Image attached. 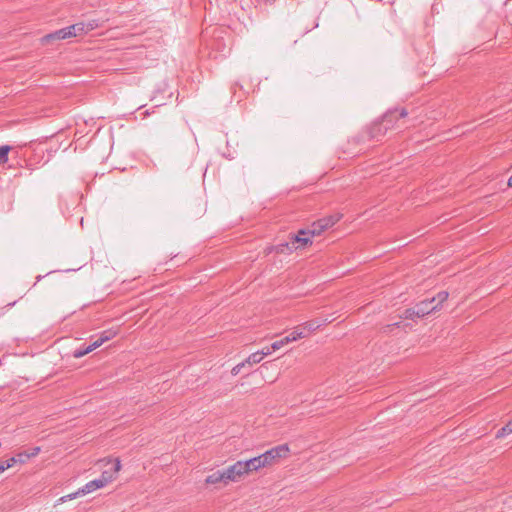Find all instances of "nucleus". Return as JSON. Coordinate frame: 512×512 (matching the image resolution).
I'll return each instance as SVG.
<instances>
[{"label":"nucleus","mask_w":512,"mask_h":512,"mask_svg":"<svg viewBox=\"0 0 512 512\" xmlns=\"http://www.w3.org/2000/svg\"><path fill=\"white\" fill-rule=\"evenodd\" d=\"M408 112L405 108H394L388 110L379 122L372 125L370 129L371 138L379 140L388 130L395 127L397 120L405 118Z\"/></svg>","instance_id":"f257e3e1"},{"label":"nucleus","mask_w":512,"mask_h":512,"mask_svg":"<svg viewBox=\"0 0 512 512\" xmlns=\"http://www.w3.org/2000/svg\"><path fill=\"white\" fill-rule=\"evenodd\" d=\"M448 296V292L440 291L436 296L417 303L415 306L417 308V313L420 315V318L439 310L442 306V303L448 299Z\"/></svg>","instance_id":"f03ea898"},{"label":"nucleus","mask_w":512,"mask_h":512,"mask_svg":"<svg viewBox=\"0 0 512 512\" xmlns=\"http://www.w3.org/2000/svg\"><path fill=\"white\" fill-rule=\"evenodd\" d=\"M290 452L288 444L275 446L260 455L264 467L271 466L278 460L286 458Z\"/></svg>","instance_id":"7ed1b4c3"},{"label":"nucleus","mask_w":512,"mask_h":512,"mask_svg":"<svg viewBox=\"0 0 512 512\" xmlns=\"http://www.w3.org/2000/svg\"><path fill=\"white\" fill-rule=\"evenodd\" d=\"M226 479L229 482H238L244 476L248 475L243 460L237 461L234 464L224 469Z\"/></svg>","instance_id":"20e7f679"},{"label":"nucleus","mask_w":512,"mask_h":512,"mask_svg":"<svg viewBox=\"0 0 512 512\" xmlns=\"http://www.w3.org/2000/svg\"><path fill=\"white\" fill-rule=\"evenodd\" d=\"M108 463L112 465L111 468L103 471L99 478L100 481L103 482V486H106L108 483L113 481L121 469V462L118 458L113 461L109 460Z\"/></svg>","instance_id":"39448f33"},{"label":"nucleus","mask_w":512,"mask_h":512,"mask_svg":"<svg viewBox=\"0 0 512 512\" xmlns=\"http://www.w3.org/2000/svg\"><path fill=\"white\" fill-rule=\"evenodd\" d=\"M313 235L308 229L299 230L298 234L292 235V244L296 246V249L304 248L307 244L312 243L311 238Z\"/></svg>","instance_id":"423d86ee"},{"label":"nucleus","mask_w":512,"mask_h":512,"mask_svg":"<svg viewBox=\"0 0 512 512\" xmlns=\"http://www.w3.org/2000/svg\"><path fill=\"white\" fill-rule=\"evenodd\" d=\"M74 36H76L75 28L72 25H70L68 27L59 29L53 33L46 35L45 39H47V40H53V39L64 40V39L74 37Z\"/></svg>","instance_id":"0eeeda50"},{"label":"nucleus","mask_w":512,"mask_h":512,"mask_svg":"<svg viewBox=\"0 0 512 512\" xmlns=\"http://www.w3.org/2000/svg\"><path fill=\"white\" fill-rule=\"evenodd\" d=\"M117 333V330L113 328L100 332L97 335V338L92 342V344L94 345L93 348H98L105 342L113 339L117 335Z\"/></svg>","instance_id":"6e6552de"},{"label":"nucleus","mask_w":512,"mask_h":512,"mask_svg":"<svg viewBox=\"0 0 512 512\" xmlns=\"http://www.w3.org/2000/svg\"><path fill=\"white\" fill-rule=\"evenodd\" d=\"M243 462L248 474L254 471H258L261 468H264L263 461L260 455L247 460H243Z\"/></svg>","instance_id":"1a4fd4ad"},{"label":"nucleus","mask_w":512,"mask_h":512,"mask_svg":"<svg viewBox=\"0 0 512 512\" xmlns=\"http://www.w3.org/2000/svg\"><path fill=\"white\" fill-rule=\"evenodd\" d=\"M207 484H217V483H223L224 485L228 484V480L226 479V474L224 469L223 470H217L213 472L212 474L208 475L206 478Z\"/></svg>","instance_id":"9d476101"},{"label":"nucleus","mask_w":512,"mask_h":512,"mask_svg":"<svg viewBox=\"0 0 512 512\" xmlns=\"http://www.w3.org/2000/svg\"><path fill=\"white\" fill-rule=\"evenodd\" d=\"M104 487L103 482L100 479H94L87 482L83 487L80 488V493L84 495L94 492L97 489Z\"/></svg>","instance_id":"9b49d317"},{"label":"nucleus","mask_w":512,"mask_h":512,"mask_svg":"<svg viewBox=\"0 0 512 512\" xmlns=\"http://www.w3.org/2000/svg\"><path fill=\"white\" fill-rule=\"evenodd\" d=\"M294 250H296V246L292 244L291 239L288 242L279 243L273 247V251L282 254L291 253Z\"/></svg>","instance_id":"f8f14e48"},{"label":"nucleus","mask_w":512,"mask_h":512,"mask_svg":"<svg viewBox=\"0 0 512 512\" xmlns=\"http://www.w3.org/2000/svg\"><path fill=\"white\" fill-rule=\"evenodd\" d=\"M29 459L30 458L28 455V451H21V452L17 453L15 456L9 458L8 460L11 463V467H12L16 463L24 464Z\"/></svg>","instance_id":"ddd939ff"},{"label":"nucleus","mask_w":512,"mask_h":512,"mask_svg":"<svg viewBox=\"0 0 512 512\" xmlns=\"http://www.w3.org/2000/svg\"><path fill=\"white\" fill-rule=\"evenodd\" d=\"M308 335L307 332L304 331L302 325L296 327L291 333H289L287 336L290 339V342L296 341L298 339L304 338Z\"/></svg>","instance_id":"4468645a"},{"label":"nucleus","mask_w":512,"mask_h":512,"mask_svg":"<svg viewBox=\"0 0 512 512\" xmlns=\"http://www.w3.org/2000/svg\"><path fill=\"white\" fill-rule=\"evenodd\" d=\"M401 318L402 319H408V320H415L417 318H420V315H419V313H417L416 306H414L412 308L406 309L403 312V314L401 315Z\"/></svg>","instance_id":"2eb2a0df"},{"label":"nucleus","mask_w":512,"mask_h":512,"mask_svg":"<svg viewBox=\"0 0 512 512\" xmlns=\"http://www.w3.org/2000/svg\"><path fill=\"white\" fill-rule=\"evenodd\" d=\"M327 320H325L324 322H319V321H308V322H305L304 324H302V327L304 329V331L306 332H312V331H315L316 329H318L319 327H321Z\"/></svg>","instance_id":"dca6fc26"},{"label":"nucleus","mask_w":512,"mask_h":512,"mask_svg":"<svg viewBox=\"0 0 512 512\" xmlns=\"http://www.w3.org/2000/svg\"><path fill=\"white\" fill-rule=\"evenodd\" d=\"M10 145H2L0 146V165H3L8 162V154L11 151Z\"/></svg>","instance_id":"f3484780"},{"label":"nucleus","mask_w":512,"mask_h":512,"mask_svg":"<svg viewBox=\"0 0 512 512\" xmlns=\"http://www.w3.org/2000/svg\"><path fill=\"white\" fill-rule=\"evenodd\" d=\"M93 344H89L88 346H86L85 348H79V349H76L74 352H73V356L75 358H81L83 356H85L86 354L92 352L93 350H95L96 348H93Z\"/></svg>","instance_id":"a211bd4d"},{"label":"nucleus","mask_w":512,"mask_h":512,"mask_svg":"<svg viewBox=\"0 0 512 512\" xmlns=\"http://www.w3.org/2000/svg\"><path fill=\"white\" fill-rule=\"evenodd\" d=\"M262 360L260 358V354L256 352L250 354L243 362L245 365L253 366L255 364L260 363Z\"/></svg>","instance_id":"6ab92c4d"},{"label":"nucleus","mask_w":512,"mask_h":512,"mask_svg":"<svg viewBox=\"0 0 512 512\" xmlns=\"http://www.w3.org/2000/svg\"><path fill=\"white\" fill-rule=\"evenodd\" d=\"M337 220H338V218L333 217V216L319 219L320 225L322 228H324V230L332 227L336 223Z\"/></svg>","instance_id":"aec40b11"},{"label":"nucleus","mask_w":512,"mask_h":512,"mask_svg":"<svg viewBox=\"0 0 512 512\" xmlns=\"http://www.w3.org/2000/svg\"><path fill=\"white\" fill-rule=\"evenodd\" d=\"M290 343V339L288 336H285L279 340H276L274 341L272 344H271V348L272 350H279L280 348H282L283 346H285L286 344Z\"/></svg>","instance_id":"412c9836"},{"label":"nucleus","mask_w":512,"mask_h":512,"mask_svg":"<svg viewBox=\"0 0 512 512\" xmlns=\"http://www.w3.org/2000/svg\"><path fill=\"white\" fill-rule=\"evenodd\" d=\"M512 433V421H509L505 426H503L497 432V437H503Z\"/></svg>","instance_id":"4be33fe9"},{"label":"nucleus","mask_w":512,"mask_h":512,"mask_svg":"<svg viewBox=\"0 0 512 512\" xmlns=\"http://www.w3.org/2000/svg\"><path fill=\"white\" fill-rule=\"evenodd\" d=\"M79 496H84V494H83V493H80V488H79L76 492H74V493H70V494H68V495L62 496V497L59 499V501H60V502H67V501H69V500H73V499H75V498H77V497H79Z\"/></svg>","instance_id":"5701e85b"},{"label":"nucleus","mask_w":512,"mask_h":512,"mask_svg":"<svg viewBox=\"0 0 512 512\" xmlns=\"http://www.w3.org/2000/svg\"><path fill=\"white\" fill-rule=\"evenodd\" d=\"M84 23H85V28H86L87 33L100 26L99 21L96 19H92V20H89Z\"/></svg>","instance_id":"b1692460"},{"label":"nucleus","mask_w":512,"mask_h":512,"mask_svg":"<svg viewBox=\"0 0 512 512\" xmlns=\"http://www.w3.org/2000/svg\"><path fill=\"white\" fill-rule=\"evenodd\" d=\"M309 230H310L311 234L313 236H315V235H320L324 231V228L321 227L320 221L318 220L317 222H314L312 224V228Z\"/></svg>","instance_id":"393cba45"},{"label":"nucleus","mask_w":512,"mask_h":512,"mask_svg":"<svg viewBox=\"0 0 512 512\" xmlns=\"http://www.w3.org/2000/svg\"><path fill=\"white\" fill-rule=\"evenodd\" d=\"M72 26L75 28L76 36L80 35V34H86L87 33L84 22L75 23Z\"/></svg>","instance_id":"a878e982"},{"label":"nucleus","mask_w":512,"mask_h":512,"mask_svg":"<svg viewBox=\"0 0 512 512\" xmlns=\"http://www.w3.org/2000/svg\"><path fill=\"white\" fill-rule=\"evenodd\" d=\"M274 350H272L271 346L270 347H265L263 348L262 350H258L257 353L260 354V358L261 360H263V358L265 356H268L270 355Z\"/></svg>","instance_id":"bb28decb"},{"label":"nucleus","mask_w":512,"mask_h":512,"mask_svg":"<svg viewBox=\"0 0 512 512\" xmlns=\"http://www.w3.org/2000/svg\"><path fill=\"white\" fill-rule=\"evenodd\" d=\"M246 365L245 363L242 361L240 363H238L237 365H235L232 370H231V374L233 376H236L240 373L241 369L244 368Z\"/></svg>","instance_id":"cd10ccee"},{"label":"nucleus","mask_w":512,"mask_h":512,"mask_svg":"<svg viewBox=\"0 0 512 512\" xmlns=\"http://www.w3.org/2000/svg\"><path fill=\"white\" fill-rule=\"evenodd\" d=\"M40 450H41V448L38 446L30 449V451L28 452L29 458L37 456L39 454Z\"/></svg>","instance_id":"c85d7f7f"},{"label":"nucleus","mask_w":512,"mask_h":512,"mask_svg":"<svg viewBox=\"0 0 512 512\" xmlns=\"http://www.w3.org/2000/svg\"><path fill=\"white\" fill-rule=\"evenodd\" d=\"M11 467V463L9 462V460H5L4 462L0 463V473L4 472L5 470H7L8 468Z\"/></svg>","instance_id":"c756f323"},{"label":"nucleus","mask_w":512,"mask_h":512,"mask_svg":"<svg viewBox=\"0 0 512 512\" xmlns=\"http://www.w3.org/2000/svg\"><path fill=\"white\" fill-rule=\"evenodd\" d=\"M400 322H395L393 324H388L386 325L383 329H384V332H389L393 327H400Z\"/></svg>","instance_id":"7c9ffc66"},{"label":"nucleus","mask_w":512,"mask_h":512,"mask_svg":"<svg viewBox=\"0 0 512 512\" xmlns=\"http://www.w3.org/2000/svg\"><path fill=\"white\" fill-rule=\"evenodd\" d=\"M508 186L509 187H512V175L510 176V178L508 179Z\"/></svg>","instance_id":"2f4dec72"},{"label":"nucleus","mask_w":512,"mask_h":512,"mask_svg":"<svg viewBox=\"0 0 512 512\" xmlns=\"http://www.w3.org/2000/svg\"><path fill=\"white\" fill-rule=\"evenodd\" d=\"M42 278H43V276H42V275L37 276V278H36V279H37V282H39L40 280H42Z\"/></svg>","instance_id":"473e14b6"}]
</instances>
